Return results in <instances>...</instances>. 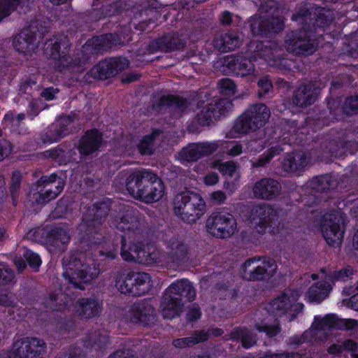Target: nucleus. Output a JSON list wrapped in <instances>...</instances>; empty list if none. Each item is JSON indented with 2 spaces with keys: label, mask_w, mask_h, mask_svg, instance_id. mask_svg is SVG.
<instances>
[{
  "label": "nucleus",
  "mask_w": 358,
  "mask_h": 358,
  "mask_svg": "<svg viewBox=\"0 0 358 358\" xmlns=\"http://www.w3.org/2000/svg\"><path fill=\"white\" fill-rule=\"evenodd\" d=\"M63 276L74 288L85 290L90 283L100 274L99 264L93 259L91 253L76 251L66 255L62 259Z\"/></svg>",
  "instance_id": "f257e3e1"
},
{
  "label": "nucleus",
  "mask_w": 358,
  "mask_h": 358,
  "mask_svg": "<svg viewBox=\"0 0 358 358\" xmlns=\"http://www.w3.org/2000/svg\"><path fill=\"white\" fill-rule=\"evenodd\" d=\"M126 188L134 199L152 203L163 197L165 187L157 174L151 171H138L128 176Z\"/></svg>",
  "instance_id": "f03ea898"
},
{
  "label": "nucleus",
  "mask_w": 358,
  "mask_h": 358,
  "mask_svg": "<svg viewBox=\"0 0 358 358\" xmlns=\"http://www.w3.org/2000/svg\"><path fill=\"white\" fill-rule=\"evenodd\" d=\"M196 297V290L187 279L178 280L171 283L164 291L160 304L161 313L165 319L179 316L187 303Z\"/></svg>",
  "instance_id": "7ed1b4c3"
},
{
  "label": "nucleus",
  "mask_w": 358,
  "mask_h": 358,
  "mask_svg": "<svg viewBox=\"0 0 358 358\" xmlns=\"http://www.w3.org/2000/svg\"><path fill=\"white\" fill-rule=\"evenodd\" d=\"M70 47L71 43L67 36L54 37L45 43L44 54L46 57L55 61V67L59 71L69 69L75 72H83L88 59L76 58L72 60L69 56Z\"/></svg>",
  "instance_id": "20e7f679"
},
{
  "label": "nucleus",
  "mask_w": 358,
  "mask_h": 358,
  "mask_svg": "<svg viewBox=\"0 0 358 358\" xmlns=\"http://www.w3.org/2000/svg\"><path fill=\"white\" fill-rule=\"evenodd\" d=\"M110 210V206L107 202H100L88 207L86 213L83 215L79 229L89 237L92 243L99 244L103 240V224Z\"/></svg>",
  "instance_id": "39448f33"
},
{
  "label": "nucleus",
  "mask_w": 358,
  "mask_h": 358,
  "mask_svg": "<svg viewBox=\"0 0 358 358\" xmlns=\"http://www.w3.org/2000/svg\"><path fill=\"white\" fill-rule=\"evenodd\" d=\"M173 211L184 222H196L204 213L206 203L197 193L185 191L176 194L173 199Z\"/></svg>",
  "instance_id": "423d86ee"
},
{
  "label": "nucleus",
  "mask_w": 358,
  "mask_h": 358,
  "mask_svg": "<svg viewBox=\"0 0 358 358\" xmlns=\"http://www.w3.org/2000/svg\"><path fill=\"white\" fill-rule=\"evenodd\" d=\"M270 116V109L264 103L252 105L236 119L233 131L239 134L255 132L265 125Z\"/></svg>",
  "instance_id": "0eeeda50"
},
{
  "label": "nucleus",
  "mask_w": 358,
  "mask_h": 358,
  "mask_svg": "<svg viewBox=\"0 0 358 358\" xmlns=\"http://www.w3.org/2000/svg\"><path fill=\"white\" fill-rule=\"evenodd\" d=\"M318 45L317 39L311 29L292 31L285 36L286 50L296 55H310L315 52Z\"/></svg>",
  "instance_id": "6e6552de"
},
{
  "label": "nucleus",
  "mask_w": 358,
  "mask_h": 358,
  "mask_svg": "<svg viewBox=\"0 0 358 358\" xmlns=\"http://www.w3.org/2000/svg\"><path fill=\"white\" fill-rule=\"evenodd\" d=\"M46 353V343L36 337H24L17 340L13 350L0 355V358H43Z\"/></svg>",
  "instance_id": "1a4fd4ad"
},
{
  "label": "nucleus",
  "mask_w": 358,
  "mask_h": 358,
  "mask_svg": "<svg viewBox=\"0 0 358 358\" xmlns=\"http://www.w3.org/2000/svg\"><path fill=\"white\" fill-rule=\"evenodd\" d=\"M232 107L231 100L227 98H214L203 105L199 101L198 108L200 111L197 113L196 120L202 127L210 126L221 115H224Z\"/></svg>",
  "instance_id": "9d476101"
},
{
  "label": "nucleus",
  "mask_w": 358,
  "mask_h": 358,
  "mask_svg": "<svg viewBox=\"0 0 358 358\" xmlns=\"http://www.w3.org/2000/svg\"><path fill=\"white\" fill-rule=\"evenodd\" d=\"M277 265L272 259H261L259 258L249 259L245 262L242 267V276L250 281L265 280L273 275L276 272Z\"/></svg>",
  "instance_id": "9b49d317"
},
{
  "label": "nucleus",
  "mask_w": 358,
  "mask_h": 358,
  "mask_svg": "<svg viewBox=\"0 0 358 358\" xmlns=\"http://www.w3.org/2000/svg\"><path fill=\"white\" fill-rule=\"evenodd\" d=\"M358 327V320L338 318L334 315H328L321 320L315 319L312 324L313 335L317 339L326 338L327 331L332 329L351 331Z\"/></svg>",
  "instance_id": "f8f14e48"
},
{
  "label": "nucleus",
  "mask_w": 358,
  "mask_h": 358,
  "mask_svg": "<svg viewBox=\"0 0 358 358\" xmlns=\"http://www.w3.org/2000/svg\"><path fill=\"white\" fill-rule=\"evenodd\" d=\"M206 226L208 231L213 236L227 238L235 233L236 222L230 213L213 212L208 217Z\"/></svg>",
  "instance_id": "ddd939ff"
},
{
  "label": "nucleus",
  "mask_w": 358,
  "mask_h": 358,
  "mask_svg": "<svg viewBox=\"0 0 358 358\" xmlns=\"http://www.w3.org/2000/svg\"><path fill=\"white\" fill-rule=\"evenodd\" d=\"M122 316L127 322L148 327L156 321L153 306L148 301H140L122 310Z\"/></svg>",
  "instance_id": "4468645a"
},
{
  "label": "nucleus",
  "mask_w": 358,
  "mask_h": 358,
  "mask_svg": "<svg viewBox=\"0 0 358 358\" xmlns=\"http://www.w3.org/2000/svg\"><path fill=\"white\" fill-rule=\"evenodd\" d=\"M124 5V9L133 13L131 23L136 29L144 31L148 22H151L156 10L150 7L147 0H121L120 6Z\"/></svg>",
  "instance_id": "2eb2a0df"
},
{
  "label": "nucleus",
  "mask_w": 358,
  "mask_h": 358,
  "mask_svg": "<svg viewBox=\"0 0 358 358\" xmlns=\"http://www.w3.org/2000/svg\"><path fill=\"white\" fill-rule=\"evenodd\" d=\"M342 224V217L338 213L324 215L321 222V231L328 245L338 246L341 244L344 234Z\"/></svg>",
  "instance_id": "dca6fc26"
},
{
  "label": "nucleus",
  "mask_w": 358,
  "mask_h": 358,
  "mask_svg": "<svg viewBox=\"0 0 358 358\" xmlns=\"http://www.w3.org/2000/svg\"><path fill=\"white\" fill-rule=\"evenodd\" d=\"M64 180L57 173L50 176H42L36 182L38 187L51 186L45 192H36L33 194V200L38 204H45L55 199L63 190L64 187Z\"/></svg>",
  "instance_id": "f3484780"
},
{
  "label": "nucleus",
  "mask_w": 358,
  "mask_h": 358,
  "mask_svg": "<svg viewBox=\"0 0 358 358\" xmlns=\"http://www.w3.org/2000/svg\"><path fill=\"white\" fill-rule=\"evenodd\" d=\"M129 61L124 57H114L101 61L91 70L94 78L106 80L114 77L129 66Z\"/></svg>",
  "instance_id": "a211bd4d"
},
{
  "label": "nucleus",
  "mask_w": 358,
  "mask_h": 358,
  "mask_svg": "<svg viewBox=\"0 0 358 358\" xmlns=\"http://www.w3.org/2000/svg\"><path fill=\"white\" fill-rule=\"evenodd\" d=\"M218 147L219 144L215 142L190 143L178 153V159L185 162H196L202 157L214 153Z\"/></svg>",
  "instance_id": "6ab92c4d"
},
{
  "label": "nucleus",
  "mask_w": 358,
  "mask_h": 358,
  "mask_svg": "<svg viewBox=\"0 0 358 358\" xmlns=\"http://www.w3.org/2000/svg\"><path fill=\"white\" fill-rule=\"evenodd\" d=\"M250 26L253 35H266L270 32L277 33L283 29V23L278 18L266 15H254L250 20Z\"/></svg>",
  "instance_id": "aec40b11"
},
{
  "label": "nucleus",
  "mask_w": 358,
  "mask_h": 358,
  "mask_svg": "<svg viewBox=\"0 0 358 358\" xmlns=\"http://www.w3.org/2000/svg\"><path fill=\"white\" fill-rule=\"evenodd\" d=\"M166 258L173 266H180L189 259V248L184 240L173 237L167 242Z\"/></svg>",
  "instance_id": "412c9836"
},
{
  "label": "nucleus",
  "mask_w": 358,
  "mask_h": 358,
  "mask_svg": "<svg viewBox=\"0 0 358 358\" xmlns=\"http://www.w3.org/2000/svg\"><path fill=\"white\" fill-rule=\"evenodd\" d=\"M320 94V89L315 83L303 84L294 91L292 102L295 106L306 108L314 103Z\"/></svg>",
  "instance_id": "4be33fe9"
},
{
  "label": "nucleus",
  "mask_w": 358,
  "mask_h": 358,
  "mask_svg": "<svg viewBox=\"0 0 358 358\" xmlns=\"http://www.w3.org/2000/svg\"><path fill=\"white\" fill-rule=\"evenodd\" d=\"M113 224L122 231L138 235L142 228L141 215L135 209H127L121 216L115 217Z\"/></svg>",
  "instance_id": "5701e85b"
},
{
  "label": "nucleus",
  "mask_w": 358,
  "mask_h": 358,
  "mask_svg": "<svg viewBox=\"0 0 358 358\" xmlns=\"http://www.w3.org/2000/svg\"><path fill=\"white\" fill-rule=\"evenodd\" d=\"M186 45V40L177 33H169L163 36L152 41L149 44L151 51H162L168 52L183 48Z\"/></svg>",
  "instance_id": "b1692460"
},
{
  "label": "nucleus",
  "mask_w": 358,
  "mask_h": 358,
  "mask_svg": "<svg viewBox=\"0 0 358 358\" xmlns=\"http://www.w3.org/2000/svg\"><path fill=\"white\" fill-rule=\"evenodd\" d=\"M281 185L271 178H262L256 182L252 189L255 198L264 200H272L279 196Z\"/></svg>",
  "instance_id": "393cba45"
},
{
  "label": "nucleus",
  "mask_w": 358,
  "mask_h": 358,
  "mask_svg": "<svg viewBox=\"0 0 358 358\" xmlns=\"http://www.w3.org/2000/svg\"><path fill=\"white\" fill-rule=\"evenodd\" d=\"M274 215L273 208L266 203L255 206L251 210V217L258 225L257 231L260 234L266 233L271 228Z\"/></svg>",
  "instance_id": "a878e982"
},
{
  "label": "nucleus",
  "mask_w": 358,
  "mask_h": 358,
  "mask_svg": "<svg viewBox=\"0 0 358 358\" xmlns=\"http://www.w3.org/2000/svg\"><path fill=\"white\" fill-rule=\"evenodd\" d=\"M123 44L120 36L116 34H107L97 36L92 39L90 43L86 44L83 48L85 51L93 53H102L110 50L113 46Z\"/></svg>",
  "instance_id": "bb28decb"
},
{
  "label": "nucleus",
  "mask_w": 358,
  "mask_h": 358,
  "mask_svg": "<svg viewBox=\"0 0 358 358\" xmlns=\"http://www.w3.org/2000/svg\"><path fill=\"white\" fill-rule=\"evenodd\" d=\"M242 33L229 31L224 34L216 36L213 43L214 47L220 52L234 50L239 48L243 43Z\"/></svg>",
  "instance_id": "cd10ccee"
},
{
  "label": "nucleus",
  "mask_w": 358,
  "mask_h": 358,
  "mask_svg": "<svg viewBox=\"0 0 358 358\" xmlns=\"http://www.w3.org/2000/svg\"><path fill=\"white\" fill-rule=\"evenodd\" d=\"M70 241V235L64 227H55L47 234V244L51 252H62Z\"/></svg>",
  "instance_id": "c85d7f7f"
},
{
  "label": "nucleus",
  "mask_w": 358,
  "mask_h": 358,
  "mask_svg": "<svg viewBox=\"0 0 358 358\" xmlns=\"http://www.w3.org/2000/svg\"><path fill=\"white\" fill-rule=\"evenodd\" d=\"M223 65L238 76L242 77L252 73L255 71V65L250 58L242 56H229L224 59Z\"/></svg>",
  "instance_id": "c756f323"
},
{
  "label": "nucleus",
  "mask_w": 358,
  "mask_h": 358,
  "mask_svg": "<svg viewBox=\"0 0 358 358\" xmlns=\"http://www.w3.org/2000/svg\"><path fill=\"white\" fill-rule=\"evenodd\" d=\"M115 286L122 294L134 296V272L124 267H118L114 273Z\"/></svg>",
  "instance_id": "7c9ffc66"
},
{
  "label": "nucleus",
  "mask_w": 358,
  "mask_h": 358,
  "mask_svg": "<svg viewBox=\"0 0 358 358\" xmlns=\"http://www.w3.org/2000/svg\"><path fill=\"white\" fill-rule=\"evenodd\" d=\"M102 143V134L97 129L87 131L79 141L78 150L83 155H90L99 150Z\"/></svg>",
  "instance_id": "2f4dec72"
},
{
  "label": "nucleus",
  "mask_w": 358,
  "mask_h": 358,
  "mask_svg": "<svg viewBox=\"0 0 358 358\" xmlns=\"http://www.w3.org/2000/svg\"><path fill=\"white\" fill-rule=\"evenodd\" d=\"M309 159L303 152L288 154L282 162V169L287 172L303 171L308 164Z\"/></svg>",
  "instance_id": "473e14b6"
},
{
  "label": "nucleus",
  "mask_w": 358,
  "mask_h": 358,
  "mask_svg": "<svg viewBox=\"0 0 358 358\" xmlns=\"http://www.w3.org/2000/svg\"><path fill=\"white\" fill-rule=\"evenodd\" d=\"M34 6V0H0V22L18 8L27 13Z\"/></svg>",
  "instance_id": "72a5a7b5"
},
{
  "label": "nucleus",
  "mask_w": 358,
  "mask_h": 358,
  "mask_svg": "<svg viewBox=\"0 0 358 358\" xmlns=\"http://www.w3.org/2000/svg\"><path fill=\"white\" fill-rule=\"evenodd\" d=\"M78 303L79 315L86 319L99 317L102 310L101 302L95 298H83Z\"/></svg>",
  "instance_id": "f704fd0d"
},
{
  "label": "nucleus",
  "mask_w": 358,
  "mask_h": 358,
  "mask_svg": "<svg viewBox=\"0 0 358 358\" xmlns=\"http://www.w3.org/2000/svg\"><path fill=\"white\" fill-rule=\"evenodd\" d=\"M253 52L255 57L264 58L265 59H275L279 57L281 48L275 41H256Z\"/></svg>",
  "instance_id": "c9c22d12"
},
{
  "label": "nucleus",
  "mask_w": 358,
  "mask_h": 358,
  "mask_svg": "<svg viewBox=\"0 0 358 358\" xmlns=\"http://www.w3.org/2000/svg\"><path fill=\"white\" fill-rule=\"evenodd\" d=\"M327 352L338 357L344 352H350L352 357L358 358V343L352 339L337 341L328 348Z\"/></svg>",
  "instance_id": "e433bc0d"
},
{
  "label": "nucleus",
  "mask_w": 358,
  "mask_h": 358,
  "mask_svg": "<svg viewBox=\"0 0 358 358\" xmlns=\"http://www.w3.org/2000/svg\"><path fill=\"white\" fill-rule=\"evenodd\" d=\"M77 116L75 114L62 116L59 120V127L54 129V134H45L41 138L43 143H52L59 141L66 135L67 126L72 123Z\"/></svg>",
  "instance_id": "4c0bfd02"
},
{
  "label": "nucleus",
  "mask_w": 358,
  "mask_h": 358,
  "mask_svg": "<svg viewBox=\"0 0 358 358\" xmlns=\"http://www.w3.org/2000/svg\"><path fill=\"white\" fill-rule=\"evenodd\" d=\"M121 243V255L124 260L138 262V259H141V261L144 259L143 254H141L144 248L142 242H131L129 245H127L125 238L122 237Z\"/></svg>",
  "instance_id": "58836bf2"
},
{
  "label": "nucleus",
  "mask_w": 358,
  "mask_h": 358,
  "mask_svg": "<svg viewBox=\"0 0 358 358\" xmlns=\"http://www.w3.org/2000/svg\"><path fill=\"white\" fill-rule=\"evenodd\" d=\"M86 348H94L102 350L109 343V336L104 330L90 331L84 339Z\"/></svg>",
  "instance_id": "ea45409f"
},
{
  "label": "nucleus",
  "mask_w": 358,
  "mask_h": 358,
  "mask_svg": "<svg viewBox=\"0 0 358 358\" xmlns=\"http://www.w3.org/2000/svg\"><path fill=\"white\" fill-rule=\"evenodd\" d=\"M36 39L25 28L23 29L13 40L14 48L19 52H26L36 47Z\"/></svg>",
  "instance_id": "a19ab883"
},
{
  "label": "nucleus",
  "mask_w": 358,
  "mask_h": 358,
  "mask_svg": "<svg viewBox=\"0 0 358 358\" xmlns=\"http://www.w3.org/2000/svg\"><path fill=\"white\" fill-rule=\"evenodd\" d=\"M188 106L189 102L186 99L173 95H167L160 97L158 102L153 105V108L160 112L166 108L173 107L183 111Z\"/></svg>",
  "instance_id": "79ce46f5"
},
{
  "label": "nucleus",
  "mask_w": 358,
  "mask_h": 358,
  "mask_svg": "<svg viewBox=\"0 0 358 358\" xmlns=\"http://www.w3.org/2000/svg\"><path fill=\"white\" fill-rule=\"evenodd\" d=\"M315 16L316 13L313 12L310 6L303 4L296 8V12L292 15V20L302 25L301 29H312L310 24Z\"/></svg>",
  "instance_id": "37998d69"
},
{
  "label": "nucleus",
  "mask_w": 358,
  "mask_h": 358,
  "mask_svg": "<svg viewBox=\"0 0 358 358\" xmlns=\"http://www.w3.org/2000/svg\"><path fill=\"white\" fill-rule=\"evenodd\" d=\"M332 287L325 279L324 282H316L308 289L306 296L310 302L320 303L326 299Z\"/></svg>",
  "instance_id": "c03bdc74"
},
{
  "label": "nucleus",
  "mask_w": 358,
  "mask_h": 358,
  "mask_svg": "<svg viewBox=\"0 0 358 358\" xmlns=\"http://www.w3.org/2000/svg\"><path fill=\"white\" fill-rule=\"evenodd\" d=\"M233 340H240L242 346L250 348L257 344V335L245 327H238L230 333Z\"/></svg>",
  "instance_id": "a18cd8bd"
},
{
  "label": "nucleus",
  "mask_w": 358,
  "mask_h": 358,
  "mask_svg": "<svg viewBox=\"0 0 358 358\" xmlns=\"http://www.w3.org/2000/svg\"><path fill=\"white\" fill-rule=\"evenodd\" d=\"M292 306V298L287 292H284L270 303L269 310L277 315H281L287 313Z\"/></svg>",
  "instance_id": "49530a36"
},
{
  "label": "nucleus",
  "mask_w": 358,
  "mask_h": 358,
  "mask_svg": "<svg viewBox=\"0 0 358 358\" xmlns=\"http://www.w3.org/2000/svg\"><path fill=\"white\" fill-rule=\"evenodd\" d=\"M204 336H206L204 333L194 331L188 337L174 339L172 343L176 348H189L202 343V340L206 338Z\"/></svg>",
  "instance_id": "de8ad7c7"
},
{
  "label": "nucleus",
  "mask_w": 358,
  "mask_h": 358,
  "mask_svg": "<svg viewBox=\"0 0 358 358\" xmlns=\"http://www.w3.org/2000/svg\"><path fill=\"white\" fill-rule=\"evenodd\" d=\"M334 19L333 13L324 8L321 9L318 13H316L315 17L313 20L310 26L312 27V32L316 31L317 28H322L329 25Z\"/></svg>",
  "instance_id": "09e8293b"
},
{
  "label": "nucleus",
  "mask_w": 358,
  "mask_h": 358,
  "mask_svg": "<svg viewBox=\"0 0 358 358\" xmlns=\"http://www.w3.org/2000/svg\"><path fill=\"white\" fill-rule=\"evenodd\" d=\"M134 296H138L146 293L149 290L150 286V275L143 272H134Z\"/></svg>",
  "instance_id": "8fccbe9b"
},
{
  "label": "nucleus",
  "mask_w": 358,
  "mask_h": 358,
  "mask_svg": "<svg viewBox=\"0 0 358 358\" xmlns=\"http://www.w3.org/2000/svg\"><path fill=\"white\" fill-rule=\"evenodd\" d=\"M162 131L156 129L152 131V134L146 135L143 137L140 144L138 145V150L141 155H151L154 152L153 143L161 134Z\"/></svg>",
  "instance_id": "3c124183"
},
{
  "label": "nucleus",
  "mask_w": 358,
  "mask_h": 358,
  "mask_svg": "<svg viewBox=\"0 0 358 358\" xmlns=\"http://www.w3.org/2000/svg\"><path fill=\"white\" fill-rule=\"evenodd\" d=\"M334 185V181L328 174L317 176L310 182V188L315 192H325L332 188Z\"/></svg>",
  "instance_id": "603ef678"
},
{
  "label": "nucleus",
  "mask_w": 358,
  "mask_h": 358,
  "mask_svg": "<svg viewBox=\"0 0 358 358\" xmlns=\"http://www.w3.org/2000/svg\"><path fill=\"white\" fill-rule=\"evenodd\" d=\"M283 149L279 145L269 148L266 152L262 154L258 159L252 162V166L254 168L265 166L270 162L273 157L280 155Z\"/></svg>",
  "instance_id": "864d4df0"
},
{
  "label": "nucleus",
  "mask_w": 358,
  "mask_h": 358,
  "mask_svg": "<svg viewBox=\"0 0 358 358\" xmlns=\"http://www.w3.org/2000/svg\"><path fill=\"white\" fill-rule=\"evenodd\" d=\"M352 274L353 270L351 267L348 266L339 271H334L330 272L325 276V280L329 284H334L336 282L345 281Z\"/></svg>",
  "instance_id": "5fc2aeb1"
},
{
  "label": "nucleus",
  "mask_w": 358,
  "mask_h": 358,
  "mask_svg": "<svg viewBox=\"0 0 358 358\" xmlns=\"http://www.w3.org/2000/svg\"><path fill=\"white\" fill-rule=\"evenodd\" d=\"M44 24L45 22L41 20H32L29 26L25 29L28 30L33 36H35L36 40L38 38L40 39L43 38L45 33L48 32L47 27H45Z\"/></svg>",
  "instance_id": "6e6d98bb"
},
{
  "label": "nucleus",
  "mask_w": 358,
  "mask_h": 358,
  "mask_svg": "<svg viewBox=\"0 0 358 358\" xmlns=\"http://www.w3.org/2000/svg\"><path fill=\"white\" fill-rule=\"evenodd\" d=\"M213 167L223 175L229 176L230 178L234 176L236 170L239 168L238 165L232 161L225 162L217 161L214 163Z\"/></svg>",
  "instance_id": "4d7b16f0"
},
{
  "label": "nucleus",
  "mask_w": 358,
  "mask_h": 358,
  "mask_svg": "<svg viewBox=\"0 0 358 358\" xmlns=\"http://www.w3.org/2000/svg\"><path fill=\"white\" fill-rule=\"evenodd\" d=\"M22 181V176L20 171H15L11 177L10 185V193L13 199V203L16 205L17 199L18 198L20 185Z\"/></svg>",
  "instance_id": "13d9d810"
},
{
  "label": "nucleus",
  "mask_w": 358,
  "mask_h": 358,
  "mask_svg": "<svg viewBox=\"0 0 358 358\" xmlns=\"http://www.w3.org/2000/svg\"><path fill=\"white\" fill-rule=\"evenodd\" d=\"M254 2L259 6V10L261 15L267 14L266 16L273 17L278 8L277 2L275 0H258Z\"/></svg>",
  "instance_id": "bf43d9fd"
},
{
  "label": "nucleus",
  "mask_w": 358,
  "mask_h": 358,
  "mask_svg": "<svg viewBox=\"0 0 358 358\" xmlns=\"http://www.w3.org/2000/svg\"><path fill=\"white\" fill-rule=\"evenodd\" d=\"M255 329L259 332H265L266 334L269 337L272 338L278 335L280 331L281 328L279 324H273L270 325L264 321H261L260 322H256L255 324Z\"/></svg>",
  "instance_id": "052dcab7"
},
{
  "label": "nucleus",
  "mask_w": 358,
  "mask_h": 358,
  "mask_svg": "<svg viewBox=\"0 0 358 358\" xmlns=\"http://www.w3.org/2000/svg\"><path fill=\"white\" fill-rule=\"evenodd\" d=\"M347 115H353L358 113V95L348 97L342 107Z\"/></svg>",
  "instance_id": "680f3d73"
},
{
  "label": "nucleus",
  "mask_w": 358,
  "mask_h": 358,
  "mask_svg": "<svg viewBox=\"0 0 358 358\" xmlns=\"http://www.w3.org/2000/svg\"><path fill=\"white\" fill-rule=\"evenodd\" d=\"M258 91L257 96L259 98H264L273 90V85L268 77L261 78L257 83Z\"/></svg>",
  "instance_id": "e2e57ef3"
},
{
  "label": "nucleus",
  "mask_w": 358,
  "mask_h": 358,
  "mask_svg": "<svg viewBox=\"0 0 358 358\" xmlns=\"http://www.w3.org/2000/svg\"><path fill=\"white\" fill-rule=\"evenodd\" d=\"M217 85L220 93L225 95H234L236 93V85L234 81L229 78L221 79Z\"/></svg>",
  "instance_id": "0e129e2a"
},
{
  "label": "nucleus",
  "mask_w": 358,
  "mask_h": 358,
  "mask_svg": "<svg viewBox=\"0 0 358 358\" xmlns=\"http://www.w3.org/2000/svg\"><path fill=\"white\" fill-rule=\"evenodd\" d=\"M23 257L27 260L30 267L38 269L41 264L39 255L31 250H26L23 253Z\"/></svg>",
  "instance_id": "69168bd1"
},
{
  "label": "nucleus",
  "mask_w": 358,
  "mask_h": 358,
  "mask_svg": "<svg viewBox=\"0 0 358 358\" xmlns=\"http://www.w3.org/2000/svg\"><path fill=\"white\" fill-rule=\"evenodd\" d=\"M15 278L14 271L8 267H0V285H6Z\"/></svg>",
  "instance_id": "338daca9"
},
{
  "label": "nucleus",
  "mask_w": 358,
  "mask_h": 358,
  "mask_svg": "<svg viewBox=\"0 0 358 358\" xmlns=\"http://www.w3.org/2000/svg\"><path fill=\"white\" fill-rule=\"evenodd\" d=\"M109 358H142L136 355L132 350L120 349L110 355Z\"/></svg>",
  "instance_id": "774afa93"
}]
</instances>
